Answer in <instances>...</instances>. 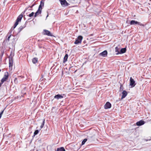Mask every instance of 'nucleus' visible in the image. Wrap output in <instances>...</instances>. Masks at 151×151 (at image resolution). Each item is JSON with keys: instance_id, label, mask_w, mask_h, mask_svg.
<instances>
[{"instance_id": "1", "label": "nucleus", "mask_w": 151, "mask_h": 151, "mask_svg": "<svg viewBox=\"0 0 151 151\" xmlns=\"http://www.w3.org/2000/svg\"><path fill=\"white\" fill-rule=\"evenodd\" d=\"M23 17V15L22 14H20L17 18L15 23L13 27V29H14L17 25L18 24L19 22L21 21L22 18Z\"/></svg>"}, {"instance_id": "2", "label": "nucleus", "mask_w": 151, "mask_h": 151, "mask_svg": "<svg viewBox=\"0 0 151 151\" xmlns=\"http://www.w3.org/2000/svg\"><path fill=\"white\" fill-rule=\"evenodd\" d=\"M82 39L83 37L82 36H78L77 38L76 39V40L74 42V44H78L81 43Z\"/></svg>"}, {"instance_id": "3", "label": "nucleus", "mask_w": 151, "mask_h": 151, "mask_svg": "<svg viewBox=\"0 0 151 151\" xmlns=\"http://www.w3.org/2000/svg\"><path fill=\"white\" fill-rule=\"evenodd\" d=\"M9 76V73L7 72H6L4 73V77L1 80V82L4 83L8 79Z\"/></svg>"}, {"instance_id": "4", "label": "nucleus", "mask_w": 151, "mask_h": 151, "mask_svg": "<svg viewBox=\"0 0 151 151\" xmlns=\"http://www.w3.org/2000/svg\"><path fill=\"white\" fill-rule=\"evenodd\" d=\"M135 85V81L132 77H130V85L131 86V87H133Z\"/></svg>"}, {"instance_id": "5", "label": "nucleus", "mask_w": 151, "mask_h": 151, "mask_svg": "<svg viewBox=\"0 0 151 151\" xmlns=\"http://www.w3.org/2000/svg\"><path fill=\"white\" fill-rule=\"evenodd\" d=\"M44 33V34L45 35H46L48 36H52L53 35L49 31L46 30V29H44L43 30Z\"/></svg>"}, {"instance_id": "6", "label": "nucleus", "mask_w": 151, "mask_h": 151, "mask_svg": "<svg viewBox=\"0 0 151 151\" xmlns=\"http://www.w3.org/2000/svg\"><path fill=\"white\" fill-rule=\"evenodd\" d=\"M63 95H61L60 94H58L57 95H55L54 97V98L55 99H56L58 100L61 99L63 98V96H65L64 94H62Z\"/></svg>"}, {"instance_id": "7", "label": "nucleus", "mask_w": 151, "mask_h": 151, "mask_svg": "<svg viewBox=\"0 0 151 151\" xmlns=\"http://www.w3.org/2000/svg\"><path fill=\"white\" fill-rule=\"evenodd\" d=\"M108 52L107 50H105L99 54V55L103 57H106L107 56Z\"/></svg>"}, {"instance_id": "8", "label": "nucleus", "mask_w": 151, "mask_h": 151, "mask_svg": "<svg viewBox=\"0 0 151 151\" xmlns=\"http://www.w3.org/2000/svg\"><path fill=\"white\" fill-rule=\"evenodd\" d=\"M111 107V104L109 102H107L104 106V108L105 109H109Z\"/></svg>"}, {"instance_id": "9", "label": "nucleus", "mask_w": 151, "mask_h": 151, "mask_svg": "<svg viewBox=\"0 0 151 151\" xmlns=\"http://www.w3.org/2000/svg\"><path fill=\"white\" fill-rule=\"evenodd\" d=\"M126 48H122L120 52H117L116 53V54L117 55L119 54H122L126 52Z\"/></svg>"}, {"instance_id": "10", "label": "nucleus", "mask_w": 151, "mask_h": 151, "mask_svg": "<svg viewBox=\"0 0 151 151\" xmlns=\"http://www.w3.org/2000/svg\"><path fill=\"white\" fill-rule=\"evenodd\" d=\"M42 9H41L39 8L38 10L35 13L34 17H35L37 15L41 14L42 12Z\"/></svg>"}, {"instance_id": "11", "label": "nucleus", "mask_w": 151, "mask_h": 151, "mask_svg": "<svg viewBox=\"0 0 151 151\" xmlns=\"http://www.w3.org/2000/svg\"><path fill=\"white\" fill-rule=\"evenodd\" d=\"M145 123V122L143 120H141L136 123V125L138 126H140L143 125Z\"/></svg>"}, {"instance_id": "12", "label": "nucleus", "mask_w": 151, "mask_h": 151, "mask_svg": "<svg viewBox=\"0 0 151 151\" xmlns=\"http://www.w3.org/2000/svg\"><path fill=\"white\" fill-rule=\"evenodd\" d=\"M122 96L121 98V99H123V98H124L127 95V92L124 90L122 92Z\"/></svg>"}, {"instance_id": "13", "label": "nucleus", "mask_w": 151, "mask_h": 151, "mask_svg": "<svg viewBox=\"0 0 151 151\" xmlns=\"http://www.w3.org/2000/svg\"><path fill=\"white\" fill-rule=\"evenodd\" d=\"M60 2L61 5L63 6H67L68 5V3L66 0H63V1H61Z\"/></svg>"}, {"instance_id": "14", "label": "nucleus", "mask_w": 151, "mask_h": 151, "mask_svg": "<svg viewBox=\"0 0 151 151\" xmlns=\"http://www.w3.org/2000/svg\"><path fill=\"white\" fill-rule=\"evenodd\" d=\"M138 22L135 21V20H131L130 23L129 24L130 25H136V24H138Z\"/></svg>"}, {"instance_id": "15", "label": "nucleus", "mask_w": 151, "mask_h": 151, "mask_svg": "<svg viewBox=\"0 0 151 151\" xmlns=\"http://www.w3.org/2000/svg\"><path fill=\"white\" fill-rule=\"evenodd\" d=\"M20 77H22V78H23V76H18L17 77V78H15V79H14V81L15 83H18V81L17 80H18V79H19L20 78Z\"/></svg>"}, {"instance_id": "16", "label": "nucleus", "mask_w": 151, "mask_h": 151, "mask_svg": "<svg viewBox=\"0 0 151 151\" xmlns=\"http://www.w3.org/2000/svg\"><path fill=\"white\" fill-rule=\"evenodd\" d=\"M9 67H12V57H11V58H9Z\"/></svg>"}, {"instance_id": "17", "label": "nucleus", "mask_w": 151, "mask_h": 151, "mask_svg": "<svg viewBox=\"0 0 151 151\" xmlns=\"http://www.w3.org/2000/svg\"><path fill=\"white\" fill-rule=\"evenodd\" d=\"M68 57V54H66L64 58L63 61V63H65L67 60Z\"/></svg>"}, {"instance_id": "18", "label": "nucleus", "mask_w": 151, "mask_h": 151, "mask_svg": "<svg viewBox=\"0 0 151 151\" xmlns=\"http://www.w3.org/2000/svg\"><path fill=\"white\" fill-rule=\"evenodd\" d=\"M44 6V2L43 1H41L40 2V4L39 6V8L42 9V7Z\"/></svg>"}, {"instance_id": "19", "label": "nucleus", "mask_w": 151, "mask_h": 151, "mask_svg": "<svg viewBox=\"0 0 151 151\" xmlns=\"http://www.w3.org/2000/svg\"><path fill=\"white\" fill-rule=\"evenodd\" d=\"M12 28L11 29V30L9 32V33H8V35L9 34L10 35L8 37L7 39V40H8V41H9V39L10 38L11 35H12V34H11V32H12Z\"/></svg>"}, {"instance_id": "20", "label": "nucleus", "mask_w": 151, "mask_h": 151, "mask_svg": "<svg viewBox=\"0 0 151 151\" xmlns=\"http://www.w3.org/2000/svg\"><path fill=\"white\" fill-rule=\"evenodd\" d=\"M56 151H65V150L63 147H61L60 148H58Z\"/></svg>"}, {"instance_id": "21", "label": "nucleus", "mask_w": 151, "mask_h": 151, "mask_svg": "<svg viewBox=\"0 0 151 151\" xmlns=\"http://www.w3.org/2000/svg\"><path fill=\"white\" fill-rule=\"evenodd\" d=\"M38 61V59L37 58H35L32 60V62L34 64H35Z\"/></svg>"}, {"instance_id": "22", "label": "nucleus", "mask_w": 151, "mask_h": 151, "mask_svg": "<svg viewBox=\"0 0 151 151\" xmlns=\"http://www.w3.org/2000/svg\"><path fill=\"white\" fill-rule=\"evenodd\" d=\"M25 27V26H20L18 29V31H18V33L22 31V30Z\"/></svg>"}, {"instance_id": "23", "label": "nucleus", "mask_w": 151, "mask_h": 151, "mask_svg": "<svg viewBox=\"0 0 151 151\" xmlns=\"http://www.w3.org/2000/svg\"><path fill=\"white\" fill-rule=\"evenodd\" d=\"M34 5L35 4H34L33 5H32L31 6H30L27 7V8H26L24 11L23 12H22V14L23 13L24 14L29 7H30V8H32V7L34 6Z\"/></svg>"}, {"instance_id": "24", "label": "nucleus", "mask_w": 151, "mask_h": 151, "mask_svg": "<svg viewBox=\"0 0 151 151\" xmlns=\"http://www.w3.org/2000/svg\"><path fill=\"white\" fill-rule=\"evenodd\" d=\"M45 123V119H44L43 120V122H42L41 125L40 126V128L41 129L43 127Z\"/></svg>"}, {"instance_id": "25", "label": "nucleus", "mask_w": 151, "mask_h": 151, "mask_svg": "<svg viewBox=\"0 0 151 151\" xmlns=\"http://www.w3.org/2000/svg\"><path fill=\"white\" fill-rule=\"evenodd\" d=\"M87 139H84L82 141L81 145H83L86 142V141H87Z\"/></svg>"}, {"instance_id": "26", "label": "nucleus", "mask_w": 151, "mask_h": 151, "mask_svg": "<svg viewBox=\"0 0 151 151\" xmlns=\"http://www.w3.org/2000/svg\"><path fill=\"white\" fill-rule=\"evenodd\" d=\"M39 131L38 130H35L34 133V136H35L37 134L39 133Z\"/></svg>"}, {"instance_id": "27", "label": "nucleus", "mask_w": 151, "mask_h": 151, "mask_svg": "<svg viewBox=\"0 0 151 151\" xmlns=\"http://www.w3.org/2000/svg\"><path fill=\"white\" fill-rule=\"evenodd\" d=\"M119 50V48H118V47H116L115 48V51L116 52H120Z\"/></svg>"}, {"instance_id": "28", "label": "nucleus", "mask_w": 151, "mask_h": 151, "mask_svg": "<svg viewBox=\"0 0 151 151\" xmlns=\"http://www.w3.org/2000/svg\"><path fill=\"white\" fill-rule=\"evenodd\" d=\"M34 12H32L31 14H29L28 15V16H29L30 17H32L33 15H34Z\"/></svg>"}, {"instance_id": "29", "label": "nucleus", "mask_w": 151, "mask_h": 151, "mask_svg": "<svg viewBox=\"0 0 151 151\" xmlns=\"http://www.w3.org/2000/svg\"><path fill=\"white\" fill-rule=\"evenodd\" d=\"M137 24H138L139 25L142 27H144L145 26L144 24L141 23L140 22H138Z\"/></svg>"}, {"instance_id": "30", "label": "nucleus", "mask_w": 151, "mask_h": 151, "mask_svg": "<svg viewBox=\"0 0 151 151\" xmlns=\"http://www.w3.org/2000/svg\"><path fill=\"white\" fill-rule=\"evenodd\" d=\"M2 83L1 82L0 83V87L3 84V83Z\"/></svg>"}, {"instance_id": "31", "label": "nucleus", "mask_w": 151, "mask_h": 151, "mask_svg": "<svg viewBox=\"0 0 151 151\" xmlns=\"http://www.w3.org/2000/svg\"><path fill=\"white\" fill-rule=\"evenodd\" d=\"M4 110H3L0 113V114H1L2 115V114H3V112H4Z\"/></svg>"}, {"instance_id": "32", "label": "nucleus", "mask_w": 151, "mask_h": 151, "mask_svg": "<svg viewBox=\"0 0 151 151\" xmlns=\"http://www.w3.org/2000/svg\"><path fill=\"white\" fill-rule=\"evenodd\" d=\"M122 85H121V86H120V89H122Z\"/></svg>"}, {"instance_id": "33", "label": "nucleus", "mask_w": 151, "mask_h": 151, "mask_svg": "<svg viewBox=\"0 0 151 151\" xmlns=\"http://www.w3.org/2000/svg\"><path fill=\"white\" fill-rule=\"evenodd\" d=\"M2 116V115L0 114V119L1 118Z\"/></svg>"}, {"instance_id": "34", "label": "nucleus", "mask_w": 151, "mask_h": 151, "mask_svg": "<svg viewBox=\"0 0 151 151\" xmlns=\"http://www.w3.org/2000/svg\"><path fill=\"white\" fill-rule=\"evenodd\" d=\"M63 0H59V1L60 2L61 1H63Z\"/></svg>"}, {"instance_id": "35", "label": "nucleus", "mask_w": 151, "mask_h": 151, "mask_svg": "<svg viewBox=\"0 0 151 151\" xmlns=\"http://www.w3.org/2000/svg\"><path fill=\"white\" fill-rule=\"evenodd\" d=\"M149 59L150 60H151V58H150Z\"/></svg>"}, {"instance_id": "36", "label": "nucleus", "mask_w": 151, "mask_h": 151, "mask_svg": "<svg viewBox=\"0 0 151 151\" xmlns=\"http://www.w3.org/2000/svg\"><path fill=\"white\" fill-rule=\"evenodd\" d=\"M29 10H32V9H29Z\"/></svg>"}, {"instance_id": "37", "label": "nucleus", "mask_w": 151, "mask_h": 151, "mask_svg": "<svg viewBox=\"0 0 151 151\" xmlns=\"http://www.w3.org/2000/svg\"><path fill=\"white\" fill-rule=\"evenodd\" d=\"M29 10H32V9H29Z\"/></svg>"}, {"instance_id": "38", "label": "nucleus", "mask_w": 151, "mask_h": 151, "mask_svg": "<svg viewBox=\"0 0 151 151\" xmlns=\"http://www.w3.org/2000/svg\"><path fill=\"white\" fill-rule=\"evenodd\" d=\"M148 141L147 140H146V141Z\"/></svg>"}]
</instances>
